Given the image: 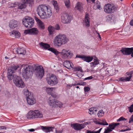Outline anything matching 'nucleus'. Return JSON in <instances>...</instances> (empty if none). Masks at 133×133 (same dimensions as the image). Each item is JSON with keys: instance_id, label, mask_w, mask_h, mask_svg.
Wrapping results in <instances>:
<instances>
[{"instance_id": "nucleus-5", "label": "nucleus", "mask_w": 133, "mask_h": 133, "mask_svg": "<svg viewBox=\"0 0 133 133\" xmlns=\"http://www.w3.org/2000/svg\"><path fill=\"white\" fill-rule=\"evenodd\" d=\"M24 94L26 97L28 104L30 105L34 104L36 101L32 93L29 92L28 89L24 90Z\"/></svg>"}, {"instance_id": "nucleus-4", "label": "nucleus", "mask_w": 133, "mask_h": 133, "mask_svg": "<svg viewBox=\"0 0 133 133\" xmlns=\"http://www.w3.org/2000/svg\"><path fill=\"white\" fill-rule=\"evenodd\" d=\"M43 117L42 112L38 110L30 111L27 114L26 117L27 119L39 118Z\"/></svg>"}, {"instance_id": "nucleus-16", "label": "nucleus", "mask_w": 133, "mask_h": 133, "mask_svg": "<svg viewBox=\"0 0 133 133\" xmlns=\"http://www.w3.org/2000/svg\"><path fill=\"white\" fill-rule=\"evenodd\" d=\"M56 102V99L52 97H50L48 101L49 104L52 107L55 108Z\"/></svg>"}, {"instance_id": "nucleus-30", "label": "nucleus", "mask_w": 133, "mask_h": 133, "mask_svg": "<svg viewBox=\"0 0 133 133\" xmlns=\"http://www.w3.org/2000/svg\"><path fill=\"white\" fill-rule=\"evenodd\" d=\"M93 59L92 57L90 56H84L83 60L86 62H90Z\"/></svg>"}, {"instance_id": "nucleus-54", "label": "nucleus", "mask_w": 133, "mask_h": 133, "mask_svg": "<svg viewBox=\"0 0 133 133\" xmlns=\"http://www.w3.org/2000/svg\"><path fill=\"white\" fill-rule=\"evenodd\" d=\"M127 75V76H131L132 74H133V71H132L129 72H128L126 73Z\"/></svg>"}, {"instance_id": "nucleus-36", "label": "nucleus", "mask_w": 133, "mask_h": 133, "mask_svg": "<svg viewBox=\"0 0 133 133\" xmlns=\"http://www.w3.org/2000/svg\"><path fill=\"white\" fill-rule=\"evenodd\" d=\"M64 2L65 6L69 8L70 6V2L69 0H64Z\"/></svg>"}, {"instance_id": "nucleus-55", "label": "nucleus", "mask_w": 133, "mask_h": 133, "mask_svg": "<svg viewBox=\"0 0 133 133\" xmlns=\"http://www.w3.org/2000/svg\"><path fill=\"white\" fill-rule=\"evenodd\" d=\"M76 70L78 71H80L81 72H82V70L81 67H77L76 68Z\"/></svg>"}, {"instance_id": "nucleus-13", "label": "nucleus", "mask_w": 133, "mask_h": 133, "mask_svg": "<svg viewBox=\"0 0 133 133\" xmlns=\"http://www.w3.org/2000/svg\"><path fill=\"white\" fill-rule=\"evenodd\" d=\"M121 51L124 55H131L132 57H133V48H122L120 50Z\"/></svg>"}, {"instance_id": "nucleus-45", "label": "nucleus", "mask_w": 133, "mask_h": 133, "mask_svg": "<svg viewBox=\"0 0 133 133\" xmlns=\"http://www.w3.org/2000/svg\"><path fill=\"white\" fill-rule=\"evenodd\" d=\"M94 109V108H91L89 109V113L90 114L92 115L94 114V112L93 110Z\"/></svg>"}, {"instance_id": "nucleus-48", "label": "nucleus", "mask_w": 133, "mask_h": 133, "mask_svg": "<svg viewBox=\"0 0 133 133\" xmlns=\"http://www.w3.org/2000/svg\"><path fill=\"white\" fill-rule=\"evenodd\" d=\"M96 124L103 125H108V123H106V124H104L103 123H101V122H97L96 123Z\"/></svg>"}, {"instance_id": "nucleus-19", "label": "nucleus", "mask_w": 133, "mask_h": 133, "mask_svg": "<svg viewBox=\"0 0 133 133\" xmlns=\"http://www.w3.org/2000/svg\"><path fill=\"white\" fill-rule=\"evenodd\" d=\"M64 66L67 69H69L70 68H73V65L71 62L69 61H66L63 63Z\"/></svg>"}, {"instance_id": "nucleus-61", "label": "nucleus", "mask_w": 133, "mask_h": 133, "mask_svg": "<svg viewBox=\"0 0 133 133\" xmlns=\"http://www.w3.org/2000/svg\"><path fill=\"white\" fill-rule=\"evenodd\" d=\"M125 78L124 77H121L119 78V80L120 81H122L123 82L125 81Z\"/></svg>"}, {"instance_id": "nucleus-40", "label": "nucleus", "mask_w": 133, "mask_h": 133, "mask_svg": "<svg viewBox=\"0 0 133 133\" xmlns=\"http://www.w3.org/2000/svg\"><path fill=\"white\" fill-rule=\"evenodd\" d=\"M57 3V1H53L52 3L55 7V8L56 10H57L59 9Z\"/></svg>"}, {"instance_id": "nucleus-14", "label": "nucleus", "mask_w": 133, "mask_h": 133, "mask_svg": "<svg viewBox=\"0 0 133 133\" xmlns=\"http://www.w3.org/2000/svg\"><path fill=\"white\" fill-rule=\"evenodd\" d=\"M62 57L63 58L66 59L68 57H71L73 56V54L69 50H65L63 49L61 52Z\"/></svg>"}, {"instance_id": "nucleus-50", "label": "nucleus", "mask_w": 133, "mask_h": 133, "mask_svg": "<svg viewBox=\"0 0 133 133\" xmlns=\"http://www.w3.org/2000/svg\"><path fill=\"white\" fill-rule=\"evenodd\" d=\"M84 56H80V55H77L76 57V58H81L83 60L84 57Z\"/></svg>"}, {"instance_id": "nucleus-9", "label": "nucleus", "mask_w": 133, "mask_h": 133, "mask_svg": "<svg viewBox=\"0 0 133 133\" xmlns=\"http://www.w3.org/2000/svg\"><path fill=\"white\" fill-rule=\"evenodd\" d=\"M13 81L16 86L18 88H23L25 86L24 82L21 77L18 76H15L13 79Z\"/></svg>"}, {"instance_id": "nucleus-26", "label": "nucleus", "mask_w": 133, "mask_h": 133, "mask_svg": "<svg viewBox=\"0 0 133 133\" xmlns=\"http://www.w3.org/2000/svg\"><path fill=\"white\" fill-rule=\"evenodd\" d=\"M39 33L38 29L36 28H33L31 29V35H37Z\"/></svg>"}, {"instance_id": "nucleus-22", "label": "nucleus", "mask_w": 133, "mask_h": 133, "mask_svg": "<svg viewBox=\"0 0 133 133\" xmlns=\"http://www.w3.org/2000/svg\"><path fill=\"white\" fill-rule=\"evenodd\" d=\"M19 54L25 55L26 53V51L23 48H18L16 51Z\"/></svg>"}, {"instance_id": "nucleus-33", "label": "nucleus", "mask_w": 133, "mask_h": 133, "mask_svg": "<svg viewBox=\"0 0 133 133\" xmlns=\"http://www.w3.org/2000/svg\"><path fill=\"white\" fill-rule=\"evenodd\" d=\"M119 124V123H113L110 124H109V127L111 128L112 129H114Z\"/></svg>"}, {"instance_id": "nucleus-42", "label": "nucleus", "mask_w": 133, "mask_h": 133, "mask_svg": "<svg viewBox=\"0 0 133 133\" xmlns=\"http://www.w3.org/2000/svg\"><path fill=\"white\" fill-rule=\"evenodd\" d=\"M105 131L103 133H109L113 129L108 127L107 129H105Z\"/></svg>"}, {"instance_id": "nucleus-51", "label": "nucleus", "mask_w": 133, "mask_h": 133, "mask_svg": "<svg viewBox=\"0 0 133 133\" xmlns=\"http://www.w3.org/2000/svg\"><path fill=\"white\" fill-rule=\"evenodd\" d=\"M84 89L85 92H88L90 90V88L88 87H84Z\"/></svg>"}, {"instance_id": "nucleus-52", "label": "nucleus", "mask_w": 133, "mask_h": 133, "mask_svg": "<svg viewBox=\"0 0 133 133\" xmlns=\"http://www.w3.org/2000/svg\"><path fill=\"white\" fill-rule=\"evenodd\" d=\"M126 120L127 119H125V118H124L123 117H120L119 119L117 120V121H122L123 120Z\"/></svg>"}, {"instance_id": "nucleus-47", "label": "nucleus", "mask_w": 133, "mask_h": 133, "mask_svg": "<svg viewBox=\"0 0 133 133\" xmlns=\"http://www.w3.org/2000/svg\"><path fill=\"white\" fill-rule=\"evenodd\" d=\"M129 76V77H126L125 78V81H130V79H131V77L132 76Z\"/></svg>"}, {"instance_id": "nucleus-17", "label": "nucleus", "mask_w": 133, "mask_h": 133, "mask_svg": "<svg viewBox=\"0 0 133 133\" xmlns=\"http://www.w3.org/2000/svg\"><path fill=\"white\" fill-rule=\"evenodd\" d=\"M35 19L37 22L39 28L41 29H44L45 28V27L43 23L36 17H35Z\"/></svg>"}, {"instance_id": "nucleus-10", "label": "nucleus", "mask_w": 133, "mask_h": 133, "mask_svg": "<svg viewBox=\"0 0 133 133\" xmlns=\"http://www.w3.org/2000/svg\"><path fill=\"white\" fill-rule=\"evenodd\" d=\"M72 19V17L70 14L63 12L61 16V21L62 23L67 24L70 22Z\"/></svg>"}, {"instance_id": "nucleus-28", "label": "nucleus", "mask_w": 133, "mask_h": 133, "mask_svg": "<svg viewBox=\"0 0 133 133\" xmlns=\"http://www.w3.org/2000/svg\"><path fill=\"white\" fill-rule=\"evenodd\" d=\"M101 7L100 3L99 2L97 1L94 4V5L93 6V8L95 10L97 9H99Z\"/></svg>"}, {"instance_id": "nucleus-57", "label": "nucleus", "mask_w": 133, "mask_h": 133, "mask_svg": "<svg viewBox=\"0 0 133 133\" xmlns=\"http://www.w3.org/2000/svg\"><path fill=\"white\" fill-rule=\"evenodd\" d=\"M81 74H78L77 75V76L81 78L83 76V73L82 72H81Z\"/></svg>"}, {"instance_id": "nucleus-49", "label": "nucleus", "mask_w": 133, "mask_h": 133, "mask_svg": "<svg viewBox=\"0 0 133 133\" xmlns=\"http://www.w3.org/2000/svg\"><path fill=\"white\" fill-rule=\"evenodd\" d=\"M55 30L56 29L57 30H59L60 29V27L59 25L57 24L55 26Z\"/></svg>"}, {"instance_id": "nucleus-2", "label": "nucleus", "mask_w": 133, "mask_h": 133, "mask_svg": "<svg viewBox=\"0 0 133 133\" xmlns=\"http://www.w3.org/2000/svg\"><path fill=\"white\" fill-rule=\"evenodd\" d=\"M69 41V39L65 35L60 33L55 37L53 44L55 46L60 47Z\"/></svg>"}, {"instance_id": "nucleus-38", "label": "nucleus", "mask_w": 133, "mask_h": 133, "mask_svg": "<svg viewBox=\"0 0 133 133\" xmlns=\"http://www.w3.org/2000/svg\"><path fill=\"white\" fill-rule=\"evenodd\" d=\"M102 128H101L98 131H91L90 130H87V133H99L102 129Z\"/></svg>"}, {"instance_id": "nucleus-11", "label": "nucleus", "mask_w": 133, "mask_h": 133, "mask_svg": "<svg viewBox=\"0 0 133 133\" xmlns=\"http://www.w3.org/2000/svg\"><path fill=\"white\" fill-rule=\"evenodd\" d=\"M19 67V66L17 65L12 66L8 68V78L10 80H11L16 76L13 75L12 74Z\"/></svg>"}, {"instance_id": "nucleus-53", "label": "nucleus", "mask_w": 133, "mask_h": 133, "mask_svg": "<svg viewBox=\"0 0 133 133\" xmlns=\"http://www.w3.org/2000/svg\"><path fill=\"white\" fill-rule=\"evenodd\" d=\"M133 122V115H132L129 119V123H130Z\"/></svg>"}, {"instance_id": "nucleus-62", "label": "nucleus", "mask_w": 133, "mask_h": 133, "mask_svg": "<svg viewBox=\"0 0 133 133\" xmlns=\"http://www.w3.org/2000/svg\"><path fill=\"white\" fill-rule=\"evenodd\" d=\"M81 85H84L86 84V83L84 82H81Z\"/></svg>"}, {"instance_id": "nucleus-41", "label": "nucleus", "mask_w": 133, "mask_h": 133, "mask_svg": "<svg viewBox=\"0 0 133 133\" xmlns=\"http://www.w3.org/2000/svg\"><path fill=\"white\" fill-rule=\"evenodd\" d=\"M112 16L111 15H109L106 17V19L107 21L108 22L110 21L112 19Z\"/></svg>"}, {"instance_id": "nucleus-46", "label": "nucleus", "mask_w": 133, "mask_h": 133, "mask_svg": "<svg viewBox=\"0 0 133 133\" xmlns=\"http://www.w3.org/2000/svg\"><path fill=\"white\" fill-rule=\"evenodd\" d=\"M18 4V3H11L10 4V6L9 7L10 8L15 7L17 6V5Z\"/></svg>"}, {"instance_id": "nucleus-64", "label": "nucleus", "mask_w": 133, "mask_h": 133, "mask_svg": "<svg viewBox=\"0 0 133 133\" xmlns=\"http://www.w3.org/2000/svg\"><path fill=\"white\" fill-rule=\"evenodd\" d=\"M130 24L131 26H133V19L130 21Z\"/></svg>"}, {"instance_id": "nucleus-37", "label": "nucleus", "mask_w": 133, "mask_h": 133, "mask_svg": "<svg viewBox=\"0 0 133 133\" xmlns=\"http://www.w3.org/2000/svg\"><path fill=\"white\" fill-rule=\"evenodd\" d=\"M62 106V103L58 101L56 99V102L55 103V107H60Z\"/></svg>"}, {"instance_id": "nucleus-60", "label": "nucleus", "mask_w": 133, "mask_h": 133, "mask_svg": "<svg viewBox=\"0 0 133 133\" xmlns=\"http://www.w3.org/2000/svg\"><path fill=\"white\" fill-rule=\"evenodd\" d=\"M51 96V97H52L53 98H56L57 97V95H55V94H54L52 93L50 94Z\"/></svg>"}, {"instance_id": "nucleus-25", "label": "nucleus", "mask_w": 133, "mask_h": 133, "mask_svg": "<svg viewBox=\"0 0 133 133\" xmlns=\"http://www.w3.org/2000/svg\"><path fill=\"white\" fill-rule=\"evenodd\" d=\"M10 35H12L14 36L16 38H18L20 37V33L18 31H13L10 32Z\"/></svg>"}, {"instance_id": "nucleus-27", "label": "nucleus", "mask_w": 133, "mask_h": 133, "mask_svg": "<svg viewBox=\"0 0 133 133\" xmlns=\"http://www.w3.org/2000/svg\"><path fill=\"white\" fill-rule=\"evenodd\" d=\"M39 45L41 47H42V48H44L45 49H48L50 47V45L46 43H43L41 42L39 43Z\"/></svg>"}, {"instance_id": "nucleus-43", "label": "nucleus", "mask_w": 133, "mask_h": 133, "mask_svg": "<svg viewBox=\"0 0 133 133\" xmlns=\"http://www.w3.org/2000/svg\"><path fill=\"white\" fill-rule=\"evenodd\" d=\"M130 112L132 113L133 112V104H132L130 107H128Z\"/></svg>"}, {"instance_id": "nucleus-35", "label": "nucleus", "mask_w": 133, "mask_h": 133, "mask_svg": "<svg viewBox=\"0 0 133 133\" xmlns=\"http://www.w3.org/2000/svg\"><path fill=\"white\" fill-rule=\"evenodd\" d=\"M22 2L25 3L26 4L29 3L31 5L33 4L34 0H21Z\"/></svg>"}, {"instance_id": "nucleus-56", "label": "nucleus", "mask_w": 133, "mask_h": 133, "mask_svg": "<svg viewBox=\"0 0 133 133\" xmlns=\"http://www.w3.org/2000/svg\"><path fill=\"white\" fill-rule=\"evenodd\" d=\"M90 122H87L84 123L82 124V125L84 127V128L85 127V126L87 124H89L90 123Z\"/></svg>"}, {"instance_id": "nucleus-8", "label": "nucleus", "mask_w": 133, "mask_h": 133, "mask_svg": "<svg viewBox=\"0 0 133 133\" xmlns=\"http://www.w3.org/2000/svg\"><path fill=\"white\" fill-rule=\"evenodd\" d=\"M34 71L36 76L38 78H42L44 74V70L41 65L35 66Z\"/></svg>"}, {"instance_id": "nucleus-58", "label": "nucleus", "mask_w": 133, "mask_h": 133, "mask_svg": "<svg viewBox=\"0 0 133 133\" xmlns=\"http://www.w3.org/2000/svg\"><path fill=\"white\" fill-rule=\"evenodd\" d=\"M93 78V77L91 76H90L88 77H87V78H84V80H90L92 79Z\"/></svg>"}, {"instance_id": "nucleus-24", "label": "nucleus", "mask_w": 133, "mask_h": 133, "mask_svg": "<svg viewBox=\"0 0 133 133\" xmlns=\"http://www.w3.org/2000/svg\"><path fill=\"white\" fill-rule=\"evenodd\" d=\"M18 5V9H22L25 8L27 4L25 3L22 2L21 1V2L19 3L18 4H17Z\"/></svg>"}, {"instance_id": "nucleus-29", "label": "nucleus", "mask_w": 133, "mask_h": 133, "mask_svg": "<svg viewBox=\"0 0 133 133\" xmlns=\"http://www.w3.org/2000/svg\"><path fill=\"white\" fill-rule=\"evenodd\" d=\"M48 29L50 35H51L53 34V32L55 30V28L53 26H50L48 27Z\"/></svg>"}, {"instance_id": "nucleus-1", "label": "nucleus", "mask_w": 133, "mask_h": 133, "mask_svg": "<svg viewBox=\"0 0 133 133\" xmlns=\"http://www.w3.org/2000/svg\"><path fill=\"white\" fill-rule=\"evenodd\" d=\"M37 12L38 15L42 19L49 18L52 15V12L50 8L45 5H39L38 7Z\"/></svg>"}, {"instance_id": "nucleus-23", "label": "nucleus", "mask_w": 133, "mask_h": 133, "mask_svg": "<svg viewBox=\"0 0 133 133\" xmlns=\"http://www.w3.org/2000/svg\"><path fill=\"white\" fill-rule=\"evenodd\" d=\"M75 8L77 10L81 12H82L83 11L81 3L78 2L76 4Z\"/></svg>"}, {"instance_id": "nucleus-6", "label": "nucleus", "mask_w": 133, "mask_h": 133, "mask_svg": "<svg viewBox=\"0 0 133 133\" xmlns=\"http://www.w3.org/2000/svg\"><path fill=\"white\" fill-rule=\"evenodd\" d=\"M22 23L26 28L29 29L32 27L34 24V20L32 18L25 16L22 20Z\"/></svg>"}, {"instance_id": "nucleus-15", "label": "nucleus", "mask_w": 133, "mask_h": 133, "mask_svg": "<svg viewBox=\"0 0 133 133\" xmlns=\"http://www.w3.org/2000/svg\"><path fill=\"white\" fill-rule=\"evenodd\" d=\"M71 127L76 131L80 130L84 128V127L82 124H80L78 123L71 124Z\"/></svg>"}, {"instance_id": "nucleus-59", "label": "nucleus", "mask_w": 133, "mask_h": 133, "mask_svg": "<svg viewBox=\"0 0 133 133\" xmlns=\"http://www.w3.org/2000/svg\"><path fill=\"white\" fill-rule=\"evenodd\" d=\"M6 129V127L3 126H0V130H2V129Z\"/></svg>"}, {"instance_id": "nucleus-12", "label": "nucleus", "mask_w": 133, "mask_h": 133, "mask_svg": "<svg viewBox=\"0 0 133 133\" xmlns=\"http://www.w3.org/2000/svg\"><path fill=\"white\" fill-rule=\"evenodd\" d=\"M104 9L105 12L111 14L114 12L116 10V8L113 4H108L104 6Z\"/></svg>"}, {"instance_id": "nucleus-18", "label": "nucleus", "mask_w": 133, "mask_h": 133, "mask_svg": "<svg viewBox=\"0 0 133 133\" xmlns=\"http://www.w3.org/2000/svg\"><path fill=\"white\" fill-rule=\"evenodd\" d=\"M17 22L14 20L11 21L10 22L9 26L11 28L13 29L17 26Z\"/></svg>"}, {"instance_id": "nucleus-3", "label": "nucleus", "mask_w": 133, "mask_h": 133, "mask_svg": "<svg viewBox=\"0 0 133 133\" xmlns=\"http://www.w3.org/2000/svg\"><path fill=\"white\" fill-rule=\"evenodd\" d=\"M22 75L23 77L25 79L30 78L33 75V68L31 65H22Z\"/></svg>"}, {"instance_id": "nucleus-21", "label": "nucleus", "mask_w": 133, "mask_h": 133, "mask_svg": "<svg viewBox=\"0 0 133 133\" xmlns=\"http://www.w3.org/2000/svg\"><path fill=\"white\" fill-rule=\"evenodd\" d=\"M41 128L42 130L44 132H48L51 131H52V130L54 129V127H46L42 126Z\"/></svg>"}, {"instance_id": "nucleus-39", "label": "nucleus", "mask_w": 133, "mask_h": 133, "mask_svg": "<svg viewBox=\"0 0 133 133\" xmlns=\"http://www.w3.org/2000/svg\"><path fill=\"white\" fill-rule=\"evenodd\" d=\"M104 114V112L102 110H99L98 113L97 115L98 117L103 116Z\"/></svg>"}, {"instance_id": "nucleus-63", "label": "nucleus", "mask_w": 133, "mask_h": 133, "mask_svg": "<svg viewBox=\"0 0 133 133\" xmlns=\"http://www.w3.org/2000/svg\"><path fill=\"white\" fill-rule=\"evenodd\" d=\"M101 123H103L104 124H106V123H107L106 122L105 120L103 119L102 121V122H101Z\"/></svg>"}, {"instance_id": "nucleus-7", "label": "nucleus", "mask_w": 133, "mask_h": 133, "mask_svg": "<svg viewBox=\"0 0 133 133\" xmlns=\"http://www.w3.org/2000/svg\"><path fill=\"white\" fill-rule=\"evenodd\" d=\"M48 84L50 85L53 86L57 84L58 82V80L55 75L51 74L49 77L46 78Z\"/></svg>"}, {"instance_id": "nucleus-32", "label": "nucleus", "mask_w": 133, "mask_h": 133, "mask_svg": "<svg viewBox=\"0 0 133 133\" xmlns=\"http://www.w3.org/2000/svg\"><path fill=\"white\" fill-rule=\"evenodd\" d=\"M99 63L98 61L96 59H94V61L93 62H92L90 63L91 66L92 68H94L96 65L98 64Z\"/></svg>"}, {"instance_id": "nucleus-31", "label": "nucleus", "mask_w": 133, "mask_h": 133, "mask_svg": "<svg viewBox=\"0 0 133 133\" xmlns=\"http://www.w3.org/2000/svg\"><path fill=\"white\" fill-rule=\"evenodd\" d=\"M55 88H46V91L48 94H51L53 92L54 90H55Z\"/></svg>"}, {"instance_id": "nucleus-44", "label": "nucleus", "mask_w": 133, "mask_h": 133, "mask_svg": "<svg viewBox=\"0 0 133 133\" xmlns=\"http://www.w3.org/2000/svg\"><path fill=\"white\" fill-rule=\"evenodd\" d=\"M24 33L26 34H29L31 35V29H27L25 30Z\"/></svg>"}, {"instance_id": "nucleus-34", "label": "nucleus", "mask_w": 133, "mask_h": 133, "mask_svg": "<svg viewBox=\"0 0 133 133\" xmlns=\"http://www.w3.org/2000/svg\"><path fill=\"white\" fill-rule=\"evenodd\" d=\"M48 50L52 52L56 55H57L58 54L59 52L56 49L52 48H50L48 49Z\"/></svg>"}, {"instance_id": "nucleus-20", "label": "nucleus", "mask_w": 133, "mask_h": 133, "mask_svg": "<svg viewBox=\"0 0 133 133\" xmlns=\"http://www.w3.org/2000/svg\"><path fill=\"white\" fill-rule=\"evenodd\" d=\"M90 19L88 17V14H86L85 16L84 24L86 27H88L90 25Z\"/></svg>"}]
</instances>
